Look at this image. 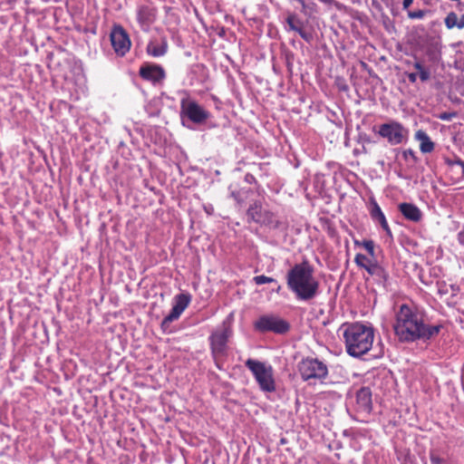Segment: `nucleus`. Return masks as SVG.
<instances>
[{"label": "nucleus", "mask_w": 464, "mask_h": 464, "mask_svg": "<svg viewBox=\"0 0 464 464\" xmlns=\"http://www.w3.org/2000/svg\"><path fill=\"white\" fill-rule=\"evenodd\" d=\"M392 329L401 343H429L440 334L443 324L431 323L423 307L402 304L395 311Z\"/></svg>", "instance_id": "1"}, {"label": "nucleus", "mask_w": 464, "mask_h": 464, "mask_svg": "<svg viewBox=\"0 0 464 464\" xmlns=\"http://www.w3.org/2000/svg\"><path fill=\"white\" fill-rule=\"evenodd\" d=\"M408 44L415 53L412 66L417 71L420 80L424 82L430 80L431 72L421 55L428 61L435 63L440 57V39L438 35L429 34L426 31H411L407 36Z\"/></svg>", "instance_id": "2"}, {"label": "nucleus", "mask_w": 464, "mask_h": 464, "mask_svg": "<svg viewBox=\"0 0 464 464\" xmlns=\"http://www.w3.org/2000/svg\"><path fill=\"white\" fill-rule=\"evenodd\" d=\"M287 288L298 301L308 302L320 293V282L314 276V266L304 260L295 264L285 275Z\"/></svg>", "instance_id": "3"}, {"label": "nucleus", "mask_w": 464, "mask_h": 464, "mask_svg": "<svg viewBox=\"0 0 464 464\" xmlns=\"http://www.w3.org/2000/svg\"><path fill=\"white\" fill-rule=\"evenodd\" d=\"M347 353L354 358L366 354L372 347L374 329L362 323L345 324L342 326Z\"/></svg>", "instance_id": "4"}, {"label": "nucleus", "mask_w": 464, "mask_h": 464, "mask_svg": "<svg viewBox=\"0 0 464 464\" xmlns=\"http://www.w3.org/2000/svg\"><path fill=\"white\" fill-rule=\"evenodd\" d=\"M245 365L252 372L259 389L263 392L271 393L276 392V385L274 369L270 364L255 359H247Z\"/></svg>", "instance_id": "5"}, {"label": "nucleus", "mask_w": 464, "mask_h": 464, "mask_svg": "<svg viewBox=\"0 0 464 464\" xmlns=\"http://www.w3.org/2000/svg\"><path fill=\"white\" fill-rule=\"evenodd\" d=\"M232 334L230 318L227 317L208 337L211 353L218 366L219 359L227 354V342Z\"/></svg>", "instance_id": "6"}, {"label": "nucleus", "mask_w": 464, "mask_h": 464, "mask_svg": "<svg viewBox=\"0 0 464 464\" xmlns=\"http://www.w3.org/2000/svg\"><path fill=\"white\" fill-rule=\"evenodd\" d=\"M297 369L304 382H319L324 383L328 377L327 364L314 357L303 358L297 364Z\"/></svg>", "instance_id": "7"}, {"label": "nucleus", "mask_w": 464, "mask_h": 464, "mask_svg": "<svg viewBox=\"0 0 464 464\" xmlns=\"http://www.w3.org/2000/svg\"><path fill=\"white\" fill-rule=\"evenodd\" d=\"M254 328L259 333L285 334L290 330V324L276 314H265L254 323Z\"/></svg>", "instance_id": "8"}, {"label": "nucleus", "mask_w": 464, "mask_h": 464, "mask_svg": "<svg viewBox=\"0 0 464 464\" xmlns=\"http://www.w3.org/2000/svg\"><path fill=\"white\" fill-rule=\"evenodd\" d=\"M180 116L182 119L187 118L192 123L202 124L209 119L210 113L196 101L183 98L180 101Z\"/></svg>", "instance_id": "9"}, {"label": "nucleus", "mask_w": 464, "mask_h": 464, "mask_svg": "<svg viewBox=\"0 0 464 464\" xmlns=\"http://www.w3.org/2000/svg\"><path fill=\"white\" fill-rule=\"evenodd\" d=\"M378 134L386 139L390 144L398 145L407 140L409 131L401 123L392 121L381 124Z\"/></svg>", "instance_id": "10"}, {"label": "nucleus", "mask_w": 464, "mask_h": 464, "mask_svg": "<svg viewBox=\"0 0 464 464\" xmlns=\"http://www.w3.org/2000/svg\"><path fill=\"white\" fill-rule=\"evenodd\" d=\"M191 301V295L188 293H181L175 295L173 299V306L170 313L164 317L161 322V329L164 333L168 332L169 324L179 318L181 314L188 306Z\"/></svg>", "instance_id": "11"}, {"label": "nucleus", "mask_w": 464, "mask_h": 464, "mask_svg": "<svg viewBox=\"0 0 464 464\" xmlns=\"http://www.w3.org/2000/svg\"><path fill=\"white\" fill-rule=\"evenodd\" d=\"M110 40L117 55L124 56L130 51L131 42L126 31H111Z\"/></svg>", "instance_id": "12"}, {"label": "nucleus", "mask_w": 464, "mask_h": 464, "mask_svg": "<svg viewBox=\"0 0 464 464\" xmlns=\"http://www.w3.org/2000/svg\"><path fill=\"white\" fill-rule=\"evenodd\" d=\"M140 75L144 80L158 83L165 78V72L161 66L145 64L140 67Z\"/></svg>", "instance_id": "13"}, {"label": "nucleus", "mask_w": 464, "mask_h": 464, "mask_svg": "<svg viewBox=\"0 0 464 464\" xmlns=\"http://www.w3.org/2000/svg\"><path fill=\"white\" fill-rule=\"evenodd\" d=\"M356 404L360 411L369 413L372 409V392L369 387H362L356 393Z\"/></svg>", "instance_id": "14"}, {"label": "nucleus", "mask_w": 464, "mask_h": 464, "mask_svg": "<svg viewBox=\"0 0 464 464\" xmlns=\"http://www.w3.org/2000/svg\"><path fill=\"white\" fill-rule=\"evenodd\" d=\"M398 208L401 215L410 221L419 222L422 218V212L420 209L412 203H401Z\"/></svg>", "instance_id": "15"}, {"label": "nucleus", "mask_w": 464, "mask_h": 464, "mask_svg": "<svg viewBox=\"0 0 464 464\" xmlns=\"http://www.w3.org/2000/svg\"><path fill=\"white\" fill-rule=\"evenodd\" d=\"M157 10L150 5H141L138 9L137 18L140 26H150L156 19Z\"/></svg>", "instance_id": "16"}, {"label": "nucleus", "mask_w": 464, "mask_h": 464, "mask_svg": "<svg viewBox=\"0 0 464 464\" xmlns=\"http://www.w3.org/2000/svg\"><path fill=\"white\" fill-rule=\"evenodd\" d=\"M258 224L269 227L272 229H285L287 227V224L276 218V216L269 211H264V215L260 218Z\"/></svg>", "instance_id": "17"}, {"label": "nucleus", "mask_w": 464, "mask_h": 464, "mask_svg": "<svg viewBox=\"0 0 464 464\" xmlns=\"http://www.w3.org/2000/svg\"><path fill=\"white\" fill-rule=\"evenodd\" d=\"M168 44L164 38L150 40L147 45V53L153 57L163 56L167 52Z\"/></svg>", "instance_id": "18"}, {"label": "nucleus", "mask_w": 464, "mask_h": 464, "mask_svg": "<svg viewBox=\"0 0 464 464\" xmlns=\"http://www.w3.org/2000/svg\"><path fill=\"white\" fill-rule=\"evenodd\" d=\"M264 211H266V209H263L260 200L253 201L246 210L248 221L258 223L264 215Z\"/></svg>", "instance_id": "19"}, {"label": "nucleus", "mask_w": 464, "mask_h": 464, "mask_svg": "<svg viewBox=\"0 0 464 464\" xmlns=\"http://www.w3.org/2000/svg\"><path fill=\"white\" fill-rule=\"evenodd\" d=\"M366 271L372 276L376 278L378 283L384 284L389 277L388 273L385 269L380 266L377 262H373L372 264H369L368 267H366Z\"/></svg>", "instance_id": "20"}, {"label": "nucleus", "mask_w": 464, "mask_h": 464, "mask_svg": "<svg viewBox=\"0 0 464 464\" xmlns=\"http://www.w3.org/2000/svg\"><path fill=\"white\" fill-rule=\"evenodd\" d=\"M415 138L420 142V150L422 153H430L434 150V143L424 130H419L415 133Z\"/></svg>", "instance_id": "21"}, {"label": "nucleus", "mask_w": 464, "mask_h": 464, "mask_svg": "<svg viewBox=\"0 0 464 464\" xmlns=\"http://www.w3.org/2000/svg\"><path fill=\"white\" fill-rule=\"evenodd\" d=\"M445 24L449 29H451L455 26L459 29H462L464 27V14L458 15L454 12L449 13L445 18Z\"/></svg>", "instance_id": "22"}, {"label": "nucleus", "mask_w": 464, "mask_h": 464, "mask_svg": "<svg viewBox=\"0 0 464 464\" xmlns=\"http://www.w3.org/2000/svg\"><path fill=\"white\" fill-rule=\"evenodd\" d=\"M445 163L449 167H450L452 169L454 167H459L460 168V176H459V178L464 179V161L461 159L456 158L454 160H450L449 158H446L445 159Z\"/></svg>", "instance_id": "23"}, {"label": "nucleus", "mask_w": 464, "mask_h": 464, "mask_svg": "<svg viewBox=\"0 0 464 464\" xmlns=\"http://www.w3.org/2000/svg\"><path fill=\"white\" fill-rule=\"evenodd\" d=\"M248 190L240 189V190H231L230 197L238 204L242 205L245 201Z\"/></svg>", "instance_id": "24"}, {"label": "nucleus", "mask_w": 464, "mask_h": 464, "mask_svg": "<svg viewBox=\"0 0 464 464\" xmlns=\"http://www.w3.org/2000/svg\"><path fill=\"white\" fill-rule=\"evenodd\" d=\"M437 288H438V294L440 296L447 295L450 293V290H451L452 292L456 291V288L453 285H447L444 282H438Z\"/></svg>", "instance_id": "25"}, {"label": "nucleus", "mask_w": 464, "mask_h": 464, "mask_svg": "<svg viewBox=\"0 0 464 464\" xmlns=\"http://www.w3.org/2000/svg\"><path fill=\"white\" fill-rule=\"evenodd\" d=\"M354 262L356 265L362 268H364L366 270V267H368L369 264H372L374 261L369 259L365 255L363 254H357L354 258Z\"/></svg>", "instance_id": "26"}, {"label": "nucleus", "mask_w": 464, "mask_h": 464, "mask_svg": "<svg viewBox=\"0 0 464 464\" xmlns=\"http://www.w3.org/2000/svg\"><path fill=\"white\" fill-rule=\"evenodd\" d=\"M297 33L309 44H312L317 38L315 31H297Z\"/></svg>", "instance_id": "27"}, {"label": "nucleus", "mask_w": 464, "mask_h": 464, "mask_svg": "<svg viewBox=\"0 0 464 464\" xmlns=\"http://www.w3.org/2000/svg\"><path fill=\"white\" fill-rule=\"evenodd\" d=\"M370 213H371V217L373 220H375L378 218L384 215L383 212L382 211L380 206L378 205V203L375 200L372 201Z\"/></svg>", "instance_id": "28"}, {"label": "nucleus", "mask_w": 464, "mask_h": 464, "mask_svg": "<svg viewBox=\"0 0 464 464\" xmlns=\"http://www.w3.org/2000/svg\"><path fill=\"white\" fill-rule=\"evenodd\" d=\"M355 244H361L371 256H374V242L372 240H363L362 243L355 241Z\"/></svg>", "instance_id": "29"}, {"label": "nucleus", "mask_w": 464, "mask_h": 464, "mask_svg": "<svg viewBox=\"0 0 464 464\" xmlns=\"http://www.w3.org/2000/svg\"><path fill=\"white\" fill-rule=\"evenodd\" d=\"M253 281L258 285L268 283H276V279H274L273 277L266 276L265 275L254 276Z\"/></svg>", "instance_id": "30"}, {"label": "nucleus", "mask_w": 464, "mask_h": 464, "mask_svg": "<svg viewBox=\"0 0 464 464\" xmlns=\"http://www.w3.org/2000/svg\"><path fill=\"white\" fill-rule=\"evenodd\" d=\"M430 460L431 464H446L445 459L441 458L437 450H431L430 451Z\"/></svg>", "instance_id": "31"}, {"label": "nucleus", "mask_w": 464, "mask_h": 464, "mask_svg": "<svg viewBox=\"0 0 464 464\" xmlns=\"http://www.w3.org/2000/svg\"><path fill=\"white\" fill-rule=\"evenodd\" d=\"M375 222H378L380 224V226L382 227V228L386 232V234L389 236V237H392V231L390 229V227L388 225V222L386 220V218L384 215H382V217L378 218L377 219L374 220Z\"/></svg>", "instance_id": "32"}, {"label": "nucleus", "mask_w": 464, "mask_h": 464, "mask_svg": "<svg viewBox=\"0 0 464 464\" xmlns=\"http://www.w3.org/2000/svg\"><path fill=\"white\" fill-rule=\"evenodd\" d=\"M290 29H301L300 23L296 15L289 14L286 18Z\"/></svg>", "instance_id": "33"}, {"label": "nucleus", "mask_w": 464, "mask_h": 464, "mask_svg": "<svg viewBox=\"0 0 464 464\" xmlns=\"http://www.w3.org/2000/svg\"><path fill=\"white\" fill-rule=\"evenodd\" d=\"M427 11L425 10H417V11H408V16L411 19H421L424 17Z\"/></svg>", "instance_id": "34"}, {"label": "nucleus", "mask_w": 464, "mask_h": 464, "mask_svg": "<svg viewBox=\"0 0 464 464\" xmlns=\"http://www.w3.org/2000/svg\"><path fill=\"white\" fill-rule=\"evenodd\" d=\"M203 72H204V66L203 65H199V64H196V65L191 67L190 72H189V75L202 74Z\"/></svg>", "instance_id": "35"}, {"label": "nucleus", "mask_w": 464, "mask_h": 464, "mask_svg": "<svg viewBox=\"0 0 464 464\" xmlns=\"http://www.w3.org/2000/svg\"><path fill=\"white\" fill-rule=\"evenodd\" d=\"M408 80L410 82L414 83L416 82L417 79L419 78V75L417 72H408L407 73Z\"/></svg>", "instance_id": "36"}, {"label": "nucleus", "mask_w": 464, "mask_h": 464, "mask_svg": "<svg viewBox=\"0 0 464 464\" xmlns=\"http://www.w3.org/2000/svg\"><path fill=\"white\" fill-rule=\"evenodd\" d=\"M404 157L407 158L408 156H411L412 159H416L415 153L412 150L409 149L403 152Z\"/></svg>", "instance_id": "37"}, {"label": "nucleus", "mask_w": 464, "mask_h": 464, "mask_svg": "<svg viewBox=\"0 0 464 464\" xmlns=\"http://www.w3.org/2000/svg\"><path fill=\"white\" fill-rule=\"evenodd\" d=\"M412 3H413V0H403V3H402L403 9L408 10Z\"/></svg>", "instance_id": "38"}, {"label": "nucleus", "mask_w": 464, "mask_h": 464, "mask_svg": "<svg viewBox=\"0 0 464 464\" xmlns=\"http://www.w3.org/2000/svg\"><path fill=\"white\" fill-rule=\"evenodd\" d=\"M204 82V76L201 75L200 79L195 80L193 77L190 78V85H194L198 82Z\"/></svg>", "instance_id": "39"}, {"label": "nucleus", "mask_w": 464, "mask_h": 464, "mask_svg": "<svg viewBox=\"0 0 464 464\" xmlns=\"http://www.w3.org/2000/svg\"><path fill=\"white\" fill-rule=\"evenodd\" d=\"M458 240H459V244L464 246V231H460L458 234Z\"/></svg>", "instance_id": "40"}, {"label": "nucleus", "mask_w": 464, "mask_h": 464, "mask_svg": "<svg viewBox=\"0 0 464 464\" xmlns=\"http://www.w3.org/2000/svg\"><path fill=\"white\" fill-rule=\"evenodd\" d=\"M338 88L340 91H343V92H346L349 89L348 85L345 82L339 83Z\"/></svg>", "instance_id": "41"}, {"label": "nucleus", "mask_w": 464, "mask_h": 464, "mask_svg": "<svg viewBox=\"0 0 464 464\" xmlns=\"http://www.w3.org/2000/svg\"><path fill=\"white\" fill-rule=\"evenodd\" d=\"M218 34L220 37H224L226 35V31L220 30V31H218Z\"/></svg>", "instance_id": "42"}, {"label": "nucleus", "mask_w": 464, "mask_h": 464, "mask_svg": "<svg viewBox=\"0 0 464 464\" xmlns=\"http://www.w3.org/2000/svg\"><path fill=\"white\" fill-rule=\"evenodd\" d=\"M440 119H441V120H450V116H448L447 114H442V115L440 116Z\"/></svg>", "instance_id": "43"}, {"label": "nucleus", "mask_w": 464, "mask_h": 464, "mask_svg": "<svg viewBox=\"0 0 464 464\" xmlns=\"http://www.w3.org/2000/svg\"><path fill=\"white\" fill-rule=\"evenodd\" d=\"M112 29L118 30V29H123L121 25L115 24Z\"/></svg>", "instance_id": "44"}, {"label": "nucleus", "mask_w": 464, "mask_h": 464, "mask_svg": "<svg viewBox=\"0 0 464 464\" xmlns=\"http://www.w3.org/2000/svg\"><path fill=\"white\" fill-rule=\"evenodd\" d=\"M281 289H282L281 285H277V287H276V293H280Z\"/></svg>", "instance_id": "45"}, {"label": "nucleus", "mask_w": 464, "mask_h": 464, "mask_svg": "<svg viewBox=\"0 0 464 464\" xmlns=\"http://www.w3.org/2000/svg\"><path fill=\"white\" fill-rule=\"evenodd\" d=\"M299 3H301L303 5H304V0H297Z\"/></svg>", "instance_id": "46"}, {"label": "nucleus", "mask_w": 464, "mask_h": 464, "mask_svg": "<svg viewBox=\"0 0 464 464\" xmlns=\"http://www.w3.org/2000/svg\"><path fill=\"white\" fill-rule=\"evenodd\" d=\"M272 32H273V31H269V33H268V35H269V36H271V37L273 36V35H272Z\"/></svg>", "instance_id": "47"}]
</instances>
